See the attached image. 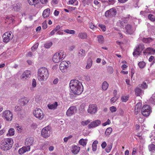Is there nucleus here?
Listing matches in <instances>:
<instances>
[{
    "mask_svg": "<svg viewBox=\"0 0 155 155\" xmlns=\"http://www.w3.org/2000/svg\"><path fill=\"white\" fill-rule=\"evenodd\" d=\"M12 113L8 110H5L2 114V117L7 121H11L12 120Z\"/></svg>",
    "mask_w": 155,
    "mask_h": 155,
    "instance_id": "6e6552de",
    "label": "nucleus"
},
{
    "mask_svg": "<svg viewBox=\"0 0 155 155\" xmlns=\"http://www.w3.org/2000/svg\"><path fill=\"white\" fill-rule=\"evenodd\" d=\"M41 3L43 5L47 4L48 2V0H39Z\"/></svg>",
    "mask_w": 155,
    "mask_h": 155,
    "instance_id": "13d9d810",
    "label": "nucleus"
},
{
    "mask_svg": "<svg viewBox=\"0 0 155 155\" xmlns=\"http://www.w3.org/2000/svg\"><path fill=\"white\" fill-rule=\"evenodd\" d=\"M148 19L152 21H155V16L151 14H150L148 16Z\"/></svg>",
    "mask_w": 155,
    "mask_h": 155,
    "instance_id": "ea45409f",
    "label": "nucleus"
},
{
    "mask_svg": "<svg viewBox=\"0 0 155 155\" xmlns=\"http://www.w3.org/2000/svg\"><path fill=\"white\" fill-rule=\"evenodd\" d=\"M151 38H144L143 39V41L145 43H149L150 42Z\"/></svg>",
    "mask_w": 155,
    "mask_h": 155,
    "instance_id": "864d4df0",
    "label": "nucleus"
},
{
    "mask_svg": "<svg viewBox=\"0 0 155 155\" xmlns=\"http://www.w3.org/2000/svg\"><path fill=\"white\" fill-rule=\"evenodd\" d=\"M101 124V121L100 120H97L90 123L88 126L89 129H91L98 126Z\"/></svg>",
    "mask_w": 155,
    "mask_h": 155,
    "instance_id": "ddd939ff",
    "label": "nucleus"
},
{
    "mask_svg": "<svg viewBox=\"0 0 155 155\" xmlns=\"http://www.w3.org/2000/svg\"><path fill=\"white\" fill-rule=\"evenodd\" d=\"M13 143V140L12 138H5L1 141L0 147L2 150H7L12 147Z\"/></svg>",
    "mask_w": 155,
    "mask_h": 155,
    "instance_id": "f03ea898",
    "label": "nucleus"
},
{
    "mask_svg": "<svg viewBox=\"0 0 155 155\" xmlns=\"http://www.w3.org/2000/svg\"><path fill=\"white\" fill-rule=\"evenodd\" d=\"M13 37V35L11 31L5 32L3 35V40L4 42L8 43L11 41Z\"/></svg>",
    "mask_w": 155,
    "mask_h": 155,
    "instance_id": "423d86ee",
    "label": "nucleus"
},
{
    "mask_svg": "<svg viewBox=\"0 0 155 155\" xmlns=\"http://www.w3.org/2000/svg\"><path fill=\"white\" fill-rule=\"evenodd\" d=\"M107 70L108 72L110 74H112L113 72V68L111 66H108Z\"/></svg>",
    "mask_w": 155,
    "mask_h": 155,
    "instance_id": "a18cd8bd",
    "label": "nucleus"
},
{
    "mask_svg": "<svg viewBox=\"0 0 155 155\" xmlns=\"http://www.w3.org/2000/svg\"><path fill=\"white\" fill-rule=\"evenodd\" d=\"M80 148L77 146H74L72 147V152L74 154H77L79 151Z\"/></svg>",
    "mask_w": 155,
    "mask_h": 155,
    "instance_id": "b1692460",
    "label": "nucleus"
},
{
    "mask_svg": "<svg viewBox=\"0 0 155 155\" xmlns=\"http://www.w3.org/2000/svg\"><path fill=\"white\" fill-rule=\"evenodd\" d=\"M144 54H153L155 53V49L150 48H147L143 52Z\"/></svg>",
    "mask_w": 155,
    "mask_h": 155,
    "instance_id": "aec40b11",
    "label": "nucleus"
},
{
    "mask_svg": "<svg viewBox=\"0 0 155 155\" xmlns=\"http://www.w3.org/2000/svg\"><path fill=\"white\" fill-rule=\"evenodd\" d=\"M98 26L101 28L102 31H106V27L104 25L102 24H99L98 25Z\"/></svg>",
    "mask_w": 155,
    "mask_h": 155,
    "instance_id": "603ef678",
    "label": "nucleus"
},
{
    "mask_svg": "<svg viewBox=\"0 0 155 155\" xmlns=\"http://www.w3.org/2000/svg\"><path fill=\"white\" fill-rule=\"evenodd\" d=\"M76 1L77 0H70L69 1V4L73 5Z\"/></svg>",
    "mask_w": 155,
    "mask_h": 155,
    "instance_id": "69168bd1",
    "label": "nucleus"
},
{
    "mask_svg": "<svg viewBox=\"0 0 155 155\" xmlns=\"http://www.w3.org/2000/svg\"><path fill=\"white\" fill-rule=\"evenodd\" d=\"M148 149L150 151L153 152L155 151V145L153 144L149 145L148 146Z\"/></svg>",
    "mask_w": 155,
    "mask_h": 155,
    "instance_id": "c9c22d12",
    "label": "nucleus"
},
{
    "mask_svg": "<svg viewBox=\"0 0 155 155\" xmlns=\"http://www.w3.org/2000/svg\"><path fill=\"white\" fill-rule=\"evenodd\" d=\"M78 37L82 39H86L87 37V34L85 32H80L78 34Z\"/></svg>",
    "mask_w": 155,
    "mask_h": 155,
    "instance_id": "393cba45",
    "label": "nucleus"
},
{
    "mask_svg": "<svg viewBox=\"0 0 155 155\" xmlns=\"http://www.w3.org/2000/svg\"><path fill=\"white\" fill-rule=\"evenodd\" d=\"M138 66L139 67L141 68H143L146 65V63L145 62L143 61H140V62L138 64Z\"/></svg>",
    "mask_w": 155,
    "mask_h": 155,
    "instance_id": "79ce46f5",
    "label": "nucleus"
},
{
    "mask_svg": "<svg viewBox=\"0 0 155 155\" xmlns=\"http://www.w3.org/2000/svg\"><path fill=\"white\" fill-rule=\"evenodd\" d=\"M50 13V8H47L44 10L42 14V16L44 18H46L48 17Z\"/></svg>",
    "mask_w": 155,
    "mask_h": 155,
    "instance_id": "5701e85b",
    "label": "nucleus"
},
{
    "mask_svg": "<svg viewBox=\"0 0 155 155\" xmlns=\"http://www.w3.org/2000/svg\"><path fill=\"white\" fill-rule=\"evenodd\" d=\"M31 72L30 71H25L21 76V79L23 80H25L27 78H29L31 76Z\"/></svg>",
    "mask_w": 155,
    "mask_h": 155,
    "instance_id": "dca6fc26",
    "label": "nucleus"
},
{
    "mask_svg": "<svg viewBox=\"0 0 155 155\" xmlns=\"http://www.w3.org/2000/svg\"><path fill=\"white\" fill-rule=\"evenodd\" d=\"M108 86V84L106 81H104L102 84V87L104 90H106Z\"/></svg>",
    "mask_w": 155,
    "mask_h": 155,
    "instance_id": "f704fd0d",
    "label": "nucleus"
},
{
    "mask_svg": "<svg viewBox=\"0 0 155 155\" xmlns=\"http://www.w3.org/2000/svg\"><path fill=\"white\" fill-rule=\"evenodd\" d=\"M28 3L31 5H34V7L37 8L40 7L39 0H28Z\"/></svg>",
    "mask_w": 155,
    "mask_h": 155,
    "instance_id": "2eb2a0df",
    "label": "nucleus"
},
{
    "mask_svg": "<svg viewBox=\"0 0 155 155\" xmlns=\"http://www.w3.org/2000/svg\"><path fill=\"white\" fill-rule=\"evenodd\" d=\"M152 108L149 105L145 104L143 105L141 108V113L144 117L149 116L152 112Z\"/></svg>",
    "mask_w": 155,
    "mask_h": 155,
    "instance_id": "39448f33",
    "label": "nucleus"
},
{
    "mask_svg": "<svg viewBox=\"0 0 155 155\" xmlns=\"http://www.w3.org/2000/svg\"><path fill=\"white\" fill-rule=\"evenodd\" d=\"M58 106V103L56 101L52 104H49L47 105L48 109L50 110L56 109Z\"/></svg>",
    "mask_w": 155,
    "mask_h": 155,
    "instance_id": "4be33fe9",
    "label": "nucleus"
},
{
    "mask_svg": "<svg viewBox=\"0 0 155 155\" xmlns=\"http://www.w3.org/2000/svg\"><path fill=\"white\" fill-rule=\"evenodd\" d=\"M112 129L111 127H109L107 128L105 132V134L106 136H109L112 133Z\"/></svg>",
    "mask_w": 155,
    "mask_h": 155,
    "instance_id": "473e14b6",
    "label": "nucleus"
},
{
    "mask_svg": "<svg viewBox=\"0 0 155 155\" xmlns=\"http://www.w3.org/2000/svg\"><path fill=\"white\" fill-rule=\"evenodd\" d=\"M56 32V31L54 29H53L50 33L49 34V36H51L52 35H53Z\"/></svg>",
    "mask_w": 155,
    "mask_h": 155,
    "instance_id": "0e129e2a",
    "label": "nucleus"
},
{
    "mask_svg": "<svg viewBox=\"0 0 155 155\" xmlns=\"http://www.w3.org/2000/svg\"><path fill=\"white\" fill-rule=\"evenodd\" d=\"M51 127L48 125L43 128L41 131V135L43 137L47 138L50 136V131L51 130Z\"/></svg>",
    "mask_w": 155,
    "mask_h": 155,
    "instance_id": "0eeeda50",
    "label": "nucleus"
},
{
    "mask_svg": "<svg viewBox=\"0 0 155 155\" xmlns=\"http://www.w3.org/2000/svg\"><path fill=\"white\" fill-rule=\"evenodd\" d=\"M70 86L72 92L75 94L79 95L83 91L82 83L78 80H71L70 83Z\"/></svg>",
    "mask_w": 155,
    "mask_h": 155,
    "instance_id": "f257e3e1",
    "label": "nucleus"
},
{
    "mask_svg": "<svg viewBox=\"0 0 155 155\" xmlns=\"http://www.w3.org/2000/svg\"><path fill=\"white\" fill-rule=\"evenodd\" d=\"M97 41L101 44H103L104 42V38L103 35H100L97 36Z\"/></svg>",
    "mask_w": 155,
    "mask_h": 155,
    "instance_id": "c85d7f7f",
    "label": "nucleus"
},
{
    "mask_svg": "<svg viewBox=\"0 0 155 155\" xmlns=\"http://www.w3.org/2000/svg\"><path fill=\"white\" fill-rule=\"evenodd\" d=\"M98 143V141L97 140L94 141L92 145V150L94 152L97 149V144Z\"/></svg>",
    "mask_w": 155,
    "mask_h": 155,
    "instance_id": "7c9ffc66",
    "label": "nucleus"
},
{
    "mask_svg": "<svg viewBox=\"0 0 155 155\" xmlns=\"http://www.w3.org/2000/svg\"><path fill=\"white\" fill-rule=\"evenodd\" d=\"M65 53L61 51L59 53H56L53 56V61L55 63H58L63 60L65 57Z\"/></svg>",
    "mask_w": 155,
    "mask_h": 155,
    "instance_id": "20e7f679",
    "label": "nucleus"
},
{
    "mask_svg": "<svg viewBox=\"0 0 155 155\" xmlns=\"http://www.w3.org/2000/svg\"><path fill=\"white\" fill-rule=\"evenodd\" d=\"M36 82L35 80V79H32V86L33 87H35L36 86Z\"/></svg>",
    "mask_w": 155,
    "mask_h": 155,
    "instance_id": "052dcab7",
    "label": "nucleus"
},
{
    "mask_svg": "<svg viewBox=\"0 0 155 155\" xmlns=\"http://www.w3.org/2000/svg\"><path fill=\"white\" fill-rule=\"evenodd\" d=\"M68 63L66 61H62L60 64V70L62 72H65V70H67L68 67Z\"/></svg>",
    "mask_w": 155,
    "mask_h": 155,
    "instance_id": "4468645a",
    "label": "nucleus"
},
{
    "mask_svg": "<svg viewBox=\"0 0 155 155\" xmlns=\"http://www.w3.org/2000/svg\"><path fill=\"white\" fill-rule=\"evenodd\" d=\"M110 123V121L109 119L107 120V121L105 123H103L102 125L103 126H105L109 124Z\"/></svg>",
    "mask_w": 155,
    "mask_h": 155,
    "instance_id": "4d7b16f0",
    "label": "nucleus"
},
{
    "mask_svg": "<svg viewBox=\"0 0 155 155\" xmlns=\"http://www.w3.org/2000/svg\"><path fill=\"white\" fill-rule=\"evenodd\" d=\"M137 87L139 88L141 87L142 89H145L147 88V85L146 82H144L143 84H139Z\"/></svg>",
    "mask_w": 155,
    "mask_h": 155,
    "instance_id": "e433bc0d",
    "label": "nucleus"
},
{
    "mask_svg": "<svg viewBox=\"0 0 155 155\" xmlns=\"http://www.w3.org/2000/svg\"><path fill=\"white\" fill-rule=\"evenodd\" d=\"M89 27L93 30L96 29L97 28V27L94 25L92 22H90L89 23Z\"/></svg>",
    "mask_w": 155,
    "mask_h": 155,
    "instance_id": "c03bdc74",
    "label": "nucleus"
},
{
    "mask_svg": "<svg viewBox=\"0 0 155 155\" xmlns=\"http://www.w3.org/2000/svg\"><path fill=\"white\" fill-rule=\"evenodd\" d=\"M77 109L75 106H71L67 110L66 114L68 117H70L76 112Z\"/></svg>",
    "mask_w": 155,
    "mask_h": 155,
    "instance_id": "9b49d317",
    "label": "nucleus"
},
{
    "mask_svg": "<svg viewBox=\"0 0 155 155\" xmlns=\"http://www.w3.org/2000/svg\"><path fill=\"white\" fill-rule=\"evenodd\" d=\"M60 28V26L58 25L56 26L55 28L54 29V30L56 31V32Z\"/></svg>",
    "mask_w": 155,
    "mask_h": 155,
    "instance_id": "774afa93",
    "label": "nucleus"
},
{
    "mask_svg": "<svg viewBox=\"0 0 155 155\" xmlns=\"http://www.w3.org/2000/svg\"><path fill=\"white\" fill-rule=\"evenodd\" d=\"M59 13V12L57 10H55L54 11V14L55 16H57L58 15Z\"/></svg>",
    "mask_w": 155,
    "mask_h": 155,
    "instance_id": "338daca9",
    "label": "nucleus"
},
{
    "mask_svg": "<svg viewBox=\"0 0 155 155\" xmlns=\"http://www.w3.org/2000/svg\"><path fill=\"white\" fill-rule=\"evenodd\" d=\"M107 146V144L105 142H103L101 144V146L103 149H104Z\"/></svg>",
    "mask_w": 155,
    "mask_h": 155,
    "instance_id": "680f3d73",
    "label": "nucleus"
},
{
    "mask_svg": "<svg viewBox=\"0 0 155 155\" xmlns=\"http://www.w3.org/2000/svg\"><path fill=\"white\" fill-rule=\"evenodd\" d=\"M79 143L80 144L84 147L86 146L87 144L86 142L83 138L81 139L79 141Z\"/></svg>",
    "mask_w": 155,
    "mask_h": 155,
    "instance_id": "a19ab883",
    "label": "nucleus"
},
{
    "mask_svg": "<svg viewBox=\"0 0 155 155\" xmlns=\"http://www.w3.org/2000/svg\"><path fill=\"white\" fill-rule=\"evenodd\" d=\"M91 122L90 120H86L83 121L81 122V124L84 126H85Z\"/></svg>",
    "mask_w": 155,
    "mask_h": 155,
    "instance_id": "4c0bfd02",
    "label": "nucleus"
},
{
    "mask_svg": "<svg viewBox=\"0 0 155 155\" xmlns=\"http://www.w3.org/2000/svg\"><path fill=\"white\" fill-rule=\"evenodd\" d=\"M107 2L109 5H113L115 3V1L114 0H108Z\"/></svg>",
    "mask_w": 155,
    "mask_h": 155,
    "instance_id": "e2e57ef3",
    "label": "nucleus"
},
{
    "mask_svg": "<svg viewBox=\"0 0 155 155\" xmlns=\"http://www.w3.org/2000/svg\"><path fill=\"white\" fill-rule=\"evenodd\" d=\"M16 127L17 128V130L19 132H21L22 130L21 127L19 126L18 124H17L15 125Z\"/></svg>",
    "mask_w": 155,
    "mask_h": 155,
    "instance_id": "6e6d98bb",
    "label": "nucleus"
},
{
    "mask_svg": "<svg viewBox=\"0 0 155 155\" xmlns=\"http://www.w3.org/2000/svg\"><path fill=\"white\" fill-rule=\"evenodd\" d=\"M39 45L38 43H35L31 48V50L32 51H35L38 48Z\"/></svg>",
    "mask_w": 155,
    "mask_h": 155,
    "instance_id": "37998d69",
    "label": "nucleus"
},
{
    "mask_svg": "<svg viewBox=\"0 0 155 155\" xmlns=\"http://www.w3.org/2000/svg\"><path fill=\"white\" fill-rule=\"evenodd\" d=\"M79 54L81 55V57H83L85 55V51L83 49L80 50Z\"/></svg>",
    "mask_w": 155,
    "mask_h": 155,
    "instance_id": "49530a36",
    "label": "nucleus"
},
{
    "mask_svg": "<svg viewBox=\"0 0 155 155\" xmlns=\"http://www.w3.org/2000/svg\"><path fill=\"white\" fill-rule=\"evenodd\" d=\"M138 48H139L140 50L142 51L144 49V45L143 44H140L137 46Z\"/></svg>",
    "mask_w": 155,
    "mask_h": 155,
    "instance_id": "5fc2aeb1",
    "label": "nucleus"
},
{
    "mask_svg": "<svg viewBox=\"0 0 155 155\" xmlns=\"http://www.w3.org/2000/svg\"><path fill=\"white\" fill-rule=\"evenodd\" d=\"M52 45V43L50 42L47 43L44 45V47L47 48H49Z\"/></svg>",
    "mask_w": 155,
    "mask_h": 155,
    "instance_id": "de8ad7c7",
    "label": "nucleus"
},
{
    "mask_svg": "<svg viewBox=\"0 0 155 155\" xmlns=\"http://www.w3.org/2000/svg\"><path fill=\"white\" fill-rule=\"evenodd\" d=\"M30 150V147H23L19 149L18 152L20 154H22L26 151H29Z\"/></svg>",
    "mask_w": 155,
    "mask_h": 155,
    "instance_id": "412c9836",
    "label": "nucleus"
},
{
    "mask_svg": "<svg viewBox=\"0 0 155 155\" xmlns=\"http://www.w3.org/2000/svg\"><path fill=\"white\" fill-rule=\"evenodd\" d=\"M49 76L48 70L47 68L42 67L39 68L38 71V78L40 81L46 80Z\"/></svg>",
    "mask_w": 155,
    "mask_h": 155,
    "instance_id": "7ed1b4c3",
    "label": "nucleus"
},
{
    "mask_svg": "<svg viewBox=\"0 0 155 155\" xmlns=\"http://www.w3.org/2000/svg\"><path fill=\"white\" fill-rule=\"evenodd\" d=\"M110 110L111 112L113 113L117 111V109L115 107L112 106L110 107Z\"/></svg>",
    "mask_w": 155,
    "mask_h": 155,
    "instance_id": "8fccbe9b",
    "label": "nucleus"
},
{
    "mask_svg": "<svg viewBox=\"0 0 155 155\" xmlns=\"http://www.w3.org/2000/svg\"><path fill=\"white\" fill-rule=\"evenodd\" d=\"M21 6V4L19 3H18L14 6L13 8L15 11H18L20 9Z\"/></svg>",
    "mask_w": 155,
    "mask_h": 155,
    "instance_id": "72a5a7b5",
    "label": "nucleus"
},
{
    "mask_svg": "<svg viewBox=\"0 0 155 155\" xmlns=\"http://www.w3.org/2000/svg\"><path fill=\"white\" fill-rule=\"evenodd\" d=\"M29 102V100L26 97H24L21 99V104L24 105L27 104Z\"/></svg>",
    "mask_w": 155,
    "mask_h": 155,
    "instance_id": "c756f323",
    "label": "nucleus"
},
{
    "mask_svg": "<svg viewBox=\"0 0 155 155\" xmlns=\"http://www.w3.org/2000/svg\"><path fill=\"white\" fill-rule=\"evenodd\" d=\"M15 132V130L13 128H11L9 129L8 131V133L7 134V135L8 136H11L14 135Z\"/></svg>",
    "mask_w": 155,
    "mask_h": 155,
    "instance_id": "2f4dec72",
    "label": "nucleus"
},
{
    "mask_svg": "<svg viewBox=\"0 0 155 155\" xmlns=\"http://www.w3.org/2000/svg\"><path fill=\"white\" fill-rule=\"evenodd\" d=\"M128 97L127 96H123L121 97L122 101L123 102H126L128 100Z\"/></svg>",
    "mask_w": 155,
    "mask_h": 155,
    "instance_id": "3c124183",
    "label": "nucleus"
},
{
    "mask_svg": "<svg viewBox=\"0 0 155 155\" xmlns=\"http://www.w3.org/2000/svg\"><path fill=\"white\" fill-rule=\"evenodd\" d=\"M117 14L116 10L115 8H112L105 12V15L107 18H112L115 16Z\"/></svg>",
    "mask_w": 155,
    "mask_h": 155,
    "instance_id": "9d476101",
    "label": "nucleus"
},
{
    "mask_svg": "<svg viewBox=\"0 0 155 155\" xmlns=\"http://www.w3.org/2000/svg\"><path fill=\"white\" fill-rule=\"evenodd\" d=\"M33 113L36 118L40 120L42 119L44 116L42 110L39 108H36L33 111Z\"/></svg>",
    "mask_w": 155,
    "mask_h": 155,
    "instance_id": "1a4fd4ad",
    "label": "nucleus"
},
{
    "mask_svg": "<svg viewBox=\"0 0 155 155\" xmlns=\"http://www.w3.org/2000/svg\"><path fill=\"white\" fill-rule=\"evenodd\" d=\"M125 29L127 33L130 35L132 34L135 31V29L133 28L132 26L129 24L126 26Z\"/></svg>",
    "mask_w": 155,
    "mask_h": 155,
    "instance_id": "f3484780",
    "label": "nucleus"
},
{
    "mask_svg": "<svg viewBox=\"0 0 155 155\" xmlns=\"http://www.w3.org/2000/svg\"><path fill=\"white\" fill-rule=\"evenodd\" d=\"M141 51L140 50L139 48H138V46H137L136 47V49L134 50V51L133 52V54L134 56L135 55H138L140 54L141 52Z\"/></svg>",
    "mask_w": 155,
    "mask_h": 155,
    "instance_id": "cd10ccee",
    "label": "nucleus"
},
{
    "mask_svg": "<svg viewBox=\"0 0 155 155\" xmlns=\"http://www.w3.org/2000/svg\"><path fill=\"white\" fill-rule=\"evenodd\" d=\"M135 95L137 96H140L142 92V90L139 87H137L135 89Z\"/></svg>",
    "mask_w": 155,
    "mask_h": 155,
    "instance_id": "a878e982",
    "label": "nucleus"
},
{
    "mask_svg": "<svg viewBox=\"0 0 155 155\" xmlns=\"http://www.w3.org/2000/svg\"><path fill=\"white\" fill-rule=\"evenodd\" d=\"M64 31L67 34H74L75 33V31L72 30L67 29L64 30Z\"/></svg>",
    "mask_w": 155,
    "mask_h": 155,
    "instance_id": "58836bf2",
    "label": "nucleus"
},
{
    "mask_svg": "<svg viewBox=\"0 0 155 155\" xmlns=\"http://www.w3.org/2000/svg\"><path fill=\"white\" fill-rule=\"evenodd\" d=\"M142 104L141 103L139 102L136 105L134 113L136 115L138 114L140 112L141 109Z\"/></svg>",
    "mask_w": 155,
    "mask_h": 155,
    "instance_id": "a211bd4d",
    "label": "nucleus"
},
{
    "mask_svg": "<svg viewBox=\"0 0 155 155\" xmlns=\"http://www.w3.org/2000/svg\"><path fill=\"white\" fill-rule=\"evenodd\" d=\"M34 139L32 137H29L27 138L25 140V144L26 147H30V146L32 145L34 143Z\"/></svg>",
    "mask_w": 155,
    "mask_h": 155,
    "instance_id": "6ab92c4d",
    "label": "nucleus"
},
{
    "mask_svg": "<svg viewBox=\"0 0 155 155\" xmlns=\"http://www.w3.org/2000/svg\"><path fill=\"white\" fill-rule=\"evenodd\" d=\"M97 110V107L96 104H90L87 110L88 113L90 114H94Z\"/></svg>",
    "mask_w": 155,
    "mask_h": 155,
    "instance_id": "f8f14e48",
    "label": "nucleus"
},
{
    "mask_svg": "<svg viewBox=\"0 0 155 155\" xmlns=\"http://www.w3.org/2000/svg\"><path fill=\"white\" fill-rule=\"evenodd\" d=\"M42 27L44 29H46L47 28V25L46 22H44L42 23Z\"/></svg>",
    "mask_w": 155,
    "mask_h": 155,
    "instance_id": "bf43d9fd",
    "label": "nucleus"
},
{
    "mask_svg": "<svg viewBox=\"0 0 155 155\" xmlns=\"http://www.w3.org/2000/svg\"><path fill=\"white\" fill-rule=\"evenodd\" d=\"M118 98L116 96H114L112 97L110 100V102L111 103H113L116 102L118 99Z\"/></svg>",
    "mask_w": 155,
    "mask_h": 155,
    "instance_id": "09e8293b",
    "label": "nucleus"
},
{
    "mask_svg": "<svg viewBox=\"0 0 155 155\" xmlns=\"http://www.w3.org/2000/svg\"><path fill=\"white\" fill-rule=\"evenodd\" d=\"M92 61L91 58H89L87 61V65L86 67V69H89L92 66Z\"/></svg>",
    "mask_w": 155,
    "mask_h": 155,
    "instance_id": "bb28decb",
    "label": "nucleus"
}]
</instances>
